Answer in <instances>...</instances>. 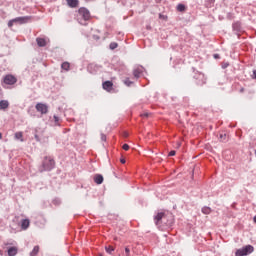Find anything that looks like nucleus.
I'll return each mask as SVG.
<instances>
[{"mask_svg": "<svg viewBox=\"0 0 256 256\" xmlns=\"http://www.w3.org/2000/svg\"><path fill=\"white\" fill-rule=\"evenodd\" d=\"M154 221L156 225L163 223L164 225L171 226L173 225V215L166 214L164 212H158L157 215L154 216Z\"/></svg>", "mask_w": 256, "mask_h": 256, "instance_id": "nucleus-1", "label": "nucleus"}, {"mask_svg": "<svg viewBox=\"0 0 256 256\" xmlns=\"http://www.w3.org/2000/svg\"><path fill=\"white\" fill-rule=\"evenodd\" d=\"M253 251H255V247H253V245L248 244L240 249H237L235 252V256L251 255V253H253Z\"/></svg>", "mask_w": 256, "mask_h": 256, "instance_id": "nucleus-2", "label": "nucleus"}, {"mask_svg": "<svg viewBox=\"0 0 256 256\" xmlns=\"http://www.w3.org/2000/svg\"><path fill=\"white\" fill-rule=\"evenodd\" d=\"M54 167H55V160L46 157L42 163V167L40 168V171L41 173H43V171H51L52 169H54Z\"/></svg>", "mask_w": 256, "mask_h": 256, "instance_id": "nucleus-3", "label": "nucleus"}, {"mask_svg": "<svg viewBox=\"0 0 256 256\" xmlns=\"http://www.w3.org/2000/svg\"><path fill=\"white\" fill-rule=\"evenodd\" d=\"M194 79H196L197 85H205V83L207 82V78H205V74L201 72L195 73Z\"/></svg>", "mask_w": 256, "mask_h": 256, "instance_id": "nucleus-4", "label": "nucleus"}, {"mask_svg": "<svg viewBox=\"0 0 256 256\" xmlns=\"http://www.w3.org/2000/svg\"><path fill=\"white\" fill-rule=\"evenodd\" d=\"M78 13L79 17L84 21H89V19H91V13L86 8H80Z\"/></svg>", "mask_w": 256, "mask_h": 256, "instance_id": "nucleus-5", "label": "nucleus"}, {"mask_svg": "<svg viewBox=\"0 0 256 256\" xmlns=\"http://www.w3.org/2000/svg\"><path fill=\"white\" fill-rule=\"evenodd\" d=\"M14 23L18 25H25V23H29L31 21L30 16H20L13 19Z\"/></svg>", "mask_w": 256, "mask_h": 256, "instance_id": "nucleus-6", "label": "nucleus"}, {"mask_svg": "<svg viewBox=\"0 0 256 256\" xmlns=\"http://www.w3.org/2000/svg\"><path fill=\"white\" fill-rule=\"evenodd\" d=\"M36 111H38V113H41V115H47L49 107L47 106V104L37 103Z\"/></svg>", "mask_w": 256, "mask_h": 256, "instance_id": "nucleus-7", "label": "nucleus"}, {"mask_svg": "<svg viewBox=\"0 0 256 256\" xmlns=\"http://www.w3.org/2000/svg\"><path fill=\"white\" fill-rule=\"evenodd\" d=\"M5 85H15L17 83V78L11 74H8L3 79Z\"/></svg>", "mask_w": 256, "mask_h": 256, "instance_id": "nucleus-8", "label": "nucleus"}, {"mask_svg": "<svg viewBox=\"0 0 256 256\" xmlns=\"http://www.w3.org/2000/svg\"><path fill=\"white\" fill-rule=\"evenodd\" d=\"M143 71H145V68L143 66H136L133 70V75L135 79H139V77L143 75Z\"/></svg>", "mask_w": 256, "mask_h": 256, "instance_id": "nucleus-9", "label": "nucleus"}, {"mask_svg": "<svg viewBox=\"0 0 256 256\" xmlns=\"http://www.w3.org/2000/svg\"><path fill=\"white\" fill-rule=\"evenodd\" d=\"M49 38H43V37H38L36 38V43L38 47H47V43H49Z\"/></svg>", "mask_w": 256, "mask_h": 256, "instance_id": "nucleus-10", "label": "nucleus"}, {"mask_svg": "<svg viewBox=\"0 0 256 256\" xmlns=\"http://www.w3.org/2000/svg\"><path fill=\"white\" fill-rule=\"evenodd\" d=\"M89 71H91V73H97V71H101V65L98 64H90L88 66Z\"/></svg>", "mask_w": 256, "mask_h": 256, "instance_id": "nucleus-11", "label": "nucleus"}, {"mask_svg": "<svg viewBox=\"0 0 256 256\" xmlns=\"http://www.w3.org/2000/svg\"><path fill=\"white\" fill-rule=\"evenodd\" d=\"M102 87H103V89H105V91L110 92L111 89H113V82H111V81H106V82H104V83L102 84Z\"/></svg>", "mask_w": 256, "mask_h": 256, "instance_id": "nucleus-12", "label": "nucleus"}, {"mask_svg": "<svg viewBox=\"0 0 256 256\" xmlns=\"http://www.w3.org/2000/svg\"><path fill=\"white\" fill-rule=\"evenodd\" d=\"M94 182L97 184V185H101L103 183V175L101 174H97L94 176Z\"/></svg>", "mask_w": 256, "mask_h": 256, "instance_id": "nucleus-13", "label": "nucleus"}, {"mask_svg": "<svg viewBox=\"0 0 256 256\" xmlns=\"http://www.w3.org/2000/svg\"><path fill=\"white\" fill-rule=\"evenodd\" d=\"M29 225H30L29 219H23L21 222V229L25 231L29 229Z\"/></svg>", "mask_w": 256, "mask_h": 256, "instance_id": "nucleus-14", "label": "nucleus"}, {"mask_svg": "<svg viewBox=\"0 0 256 256\" xmlns=\"http://www.w3.org/2000/svg\"><path fill=\"white\" fill-rule=\"evenodd\" d=\"M9 107V101L7 100H1L0 101V111L5 110Z\"/></svg>", "mask_w": 256, "mask_h": 256, "instance_id": "nucleus-15", "label": "nucleus"}, {"mask_svg": "<svg viewBox=\"0 0 256 256\" xmlns=\"http://www.w3.org/2000/svg\"><path fill=\"white\" fill-rule=\"evenodd\" d=\"M18 249L17 247L13 246L8 249V256H15L17 255Z\"/></svg>", "mask_w": 256, "mask_h": 256, "instance_id": "nucleus-16", "label": "nucleus"}, {"mask_svg": "<svg viewBox=\"0 0 256 256\" xmlns=\"http://www.w3.org/2000/svg\"><path fill=\"white\" fill-rule=\"evenodd\" d=\"M69 7L75 8L79 5L78 0H66Z\"/></svg>", "mask_w": 256, "mask_h": 256, "instance_id": "nucleus-17", "label": "nucleus"}, {"mask_svg": "<svg viewBox=\"0 0 256 256\" xmlns=\"http://www.w3.org/2000/svg\"><path fill=\"white\" fill-rule=\"evenodd\" d=\"M39 254V246H34L33 250L30 252V256H37Z\"/></svg>", "mask_w": 256, "mask_h": 256, "instance_id": "nucleus-18", "label": "nucleus"}, {"mask_svg": "<svg viewBox=\"0 0 256 256\" xmlns=\"http://www.w3.org/2000/svg\"><path fill=\"white\" fill-rule=\"evenodd\" d=\"M71 65L69 64V62H64L62 63L61 65V68L64 70V71H69Z\"/></svg>", "mask_w": 256, "mask_h": 256, "instance_id": "nucleus-19", "label": "nucleus"}, {"mask_svg": "<svg viewBox=\"0 0 256 256\" xmlns=\"http://www.w3.org/2000/svg\"><path fill=\"white\" fill-rule=\"evenodd\" d=\"M219 140H220L222 143H227V134H220Z\"/></svg>", "mask_w": 256, "mask_h": 256, "instance_id": "nucleus-20", "label": "nucleus"}, {"mask_svg": "<svg viewBox=\"0 0 256 256\" xmlns=\"http://www.w3.org/2000/svg\"><path fill=\"white\" fill-rule=\"evenodd\" d=\"M202 213H204V215H209V213H211V208L207 206L203 207Z\"/></svg>", "mask_w": 256, "mask_h": 256, "instance_id": "nucleus-21", "label": "nucleus"}, {"mask_svg": "<svg viewBox=\"0 0 256 256\" xmlns=\"http://www.w3.org/2000/svg\"><path fill=\"white\" fill-rule=\"evenodd\" d=\"M15 139H17V140L20 139V141H23V132H16Z\"/></svg>", "mask_w": 256, "mask_h": 256, "instance_id": "nucleus-22", "label": "nucleus"}, {"mask_svg": "<svg viewBox=\"0 0 256 256\" xmlns=\"http://www.w3.org/2000/svg\"><path fill=\"white\" fill-rule=\"evenodd\" d=\"M105 250H106V253L111 255L113 253V251H115V248H113L112 246H106Z\"/></svg>", "mask_w": 256, "mask_h": 256, "instance_id": "nucleus-23", "label": "nucleus"}, {"mask_svg": "<svg viewBox=\"0 0 256 256\" xmlns=\"http://www.w3.org/2000/svg\"><path fill=\"white\" fill-rule=\"evenodd\" d=\"M117 47H119V44H117V42H111L109 45V48L113 51L115 49H117Z\"/></svg>", "mask_w": 256, "mask_h": 256, "instance_id": "nucleus-24", "label": "nucleus"}, {"mask_svg": "<svg viewBox=\"0 0 256 256\" xmlns=\"http://www.w3.org/2000/svg\"><path fill=\"white\" fill-rule=\"evenodd\" d=\"M124 84L127 86V87H131V85H133V81H131L129 78H126L124 80Z\"/></svg>", "mask_w": 256, "mask_h": 256, "instance_id": "nucleus-25", "label": "nucleus"}, {"mask_svg": "<svg viewBox=\"0 0 256 256\" xmlns=\"http://www.w3.org/2000/svg\"><path fill=\"white\" fill-rule=\"evenodd\" d=\"M177 11H180V12L185 11V6L183 4H178L177 5Z\"/></svg>", "mask_w": 256, "mask_h": 256, "instance_id": "nucleus-26", "label": "nucleus"}, {"mask_svg": "<svg viewBox=\"0 0 256 256\" xmlns=\"http://www.w3.org/2000/svg\"><path fill=\"white\" fill-rule=\"evenodd\" d=\"M101 141H107V135L101 133Z\"/></svg>", "mask_w": 256, "mask_h": 256, "instance_id": "nucleus-27", "label": "nucleus"}, {"mask_svg": "<svg viewBox=\"0 0 256 256\" xmlns=\"http://www.w3.org/2000/svg\"><path fill=\"white\" fill-rule=\"evenodd\" d=\"M122 149H124V151H129V146H128V144H124V145L122 146Z\"/></svg>", "mask_w": 256, "mask_h": 256, "instance_id": "nucleus-28", "label": "nucleus"}, {"mask_svg": "<svg viewBox=\"0 0 256 256\" xmlns=\"http://www.w3.org/2000/svg\"><path fill=\"white\" fill-rule=\"evenodd\" d=\"M175 153H176L175 150H172L169 152L168 155H169V157H175Z\"/></svg>", "mask_w": 256, "mask_h": 256, "instance_id": "nucleus-29", "label": "nucleus"}, {"mask_svg": "<svg viewBox=\"0 0 256 256\" xmlns=\"http://www.w3.org/2000/svg\"><path fill=\"white\" fill-rule=\"evenodd\" d=\"M125 253H126V256H129V253H131V250L128 247H126L125 248Z\"/></svg>", "mask_w": 256, "mask_h": 256, "instance_id": "nucleus-30", "label": "nucleus"}, {"mask_svg": "<svg viewBox=\"0 0 256 256\" xmlns=\"http://www.w3.org/2000/svg\"><path fill=\"white\" fill-rule=\"evenodd\" d=\"M14 23H15V21H13V19L10 20V21L8 22V27H12Z\"/></svg>", "mask_w": 256, "mask_h": 256, "instance_id": "nucleus-31", "label": "nucleus"}, {"mask_svg": "<svg viewBox=\"0 0 256 256\" xmlns=\"http://www.w3.org/2000/svg\"><path fill=\"white\" fill-rule=\"evenodd\" d=\"M229 67V63L222 64V69H227Z\"/></svg>", "mask_w": 256, "mask_h": 256, "instance_id": "nucleus-32", "label": "nucleus"}, {"mask_svg": "<svg viewBox=\"0 0 256 256\" xmlns=\"http://www.w3.org/2000/svg\"><path fill=\"white\" fill-rule=\"evenodd\" d=\"M141 117H149V113H143L142 115H141Z\"/></svg>", "mask_w": 256, "mask_h": 256, "instance_id": "nucleus-33", "label": "nucleus"}, {"mask_svg": "<svg viewBox=\"0 0 256 256\" xmlns=\"http://www.w3.org/2000/svg\"><path fill=\"white\" fill-rule=\"evenodd\" d=\"M54 121H55V123H57L59 121V117L54 116Z\"/></svg>", "mask_w": 256, "mask_h": 256, "instance_id": "nucleus-34", "label": "nucleus"}, {"mask_svg": "<svg viewBox=\"0 0 256 256\" xmlns=\"http://www.w3.org/2000/svg\"><path fill=\"white\" fill-rule=\"evenodd\" d=\"M253 79H256V70L253 71Z\"/></svg>", "mask_w": 256, "mask_h": 256, "instance_id": "nucleus-35", "label": "nucleus"}, {"mask_svg": "<svg viewBox=\"0 0 256 256\" xmlns=\"http://www.w3.org/2000/svg\"><path fill=\"white\" fill-rule=\"evenodd\" d=\"M120 162H121L122 164H125V158H121V159H120Z\"/></svg>", "mask_w": 256, "mask_h": 256, "instance_id": "nucleus-36", "label": "nucleus"}, {"mask_svg": "<svg viewBox=\"0 0 256 256\" xmlns=\"http://www.w3.org/2000/svg\"><path fill=\"white\" fill-rule=\"evenodd\" d=\"M214 59H219V54H214Z\"/></svg>", "mask_w": 256, "mask_h": 256, "instance_id": "nucleus-37", "label": "nucleus"}, {"mask_svg": "<svg viewBox=\"0 0 256 256\" xmlns=\"http://www.w3.org/2000/svg\"><path fill=\"white\" fill-rule=\"evenodd\" d=\"M35 139H37V141H39V136L35 135Z\"/></svg>", "mask_w": 256, "mask_h": 256, "instance_id": "nucleus-38", "label": "nucleus"}, {"mask_svg": "<svg viewBox=\"0 0 256 256\" xmlns=\"http://www.w3.org/2000/svg\"><path fill=\"white\" fill-rule=\"evenodd\" d=\"M0 139H3V134H1V132H0Z\"/></svg>", "mask_w": 256, "mask_h": 256, "instance_id": "nucleus-39", "label": "nucleus"}, {"mask_svg": "<svg viewBox=\"0 0 256 256\" xmlns=\"http://www.w3.org/2000/svg\"><path fill=\"white\" fill-rule=\"evenodd\" d=\"M253 221H254V223H256V216H254Z\"/></svg>", "mask_w": 256, "mask_h": 256, "instance_id": "nucleus-40", "label": "nucleus"}]
</instances>
